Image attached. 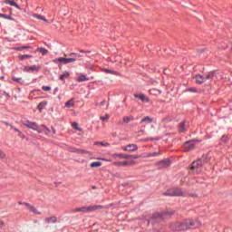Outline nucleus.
Returning <instances> with one entry per match:
<instances>
[{"label": "nucleus", "mask_w": 232, "mask_h": 232, "mask_svg": "<svg viewBox=\"0 0 232 232\" xmlns=\"http://www.w3.org/2000/svg\"><path fill=\"white\" fill-rule=\"evenodd\" d=\"M42 90H43L44 92H50V91L52 90V87H50V86H43V87H42Z\"/></svg>", "instance_id": "obj_37"}, {"label": "nucleus", "mask_w": 232, "mask_h": 232, "mask_svg": "<svg viewBox=\"0 0 232 232\" xmlns=\"http://www.w3.org/2000/svg\"><path fill=\"white\" fill-rule=\"evenodd\" d=\"M202 166H204V160L200 159L196 161H193L190 167V171H192V173H200L202 171Z\"/></svg>", "instance_id": "obj_4"}, {"label": "nucleus", "mask_w": 232, "mask_h": 232, "mask_svg": "<svg viewBox=\"0 0 232 232\" xmlns=\"http://www.w3.org/2000/svg\"><path fill=\"white\" fill-rule=\"evenodd\" d=\"M170 195H172V197H184V192H182L180 188H175Z\"/></svg>", "instance_id": "obj_18"}, {"label": "nucleus", "mask_w": 232, "mask_h": 232, "mask_svg": "<svg viewBox=\"0 0 232 232\" xmlns=\"http://www.w3.org/2000/svg\"><path fill=\"white\" fill-rule=\"evenodd\" d=\"M102 163L101 161H94L91 163V168H101Z\"/></svg>", "instance_id": "obj_30"}, {"label": "nucleus", "mask_w": 232, "mask_h": 232, "mask_svg": "<svg viewBox=\"0 0 232 232\" xmlns=\"http://www.w3.org/2000/svg\"><path fill=\"white\" fill-rule=\"evenodd\" d=\"M98 144H100L101 146H104L105 148H108V146H110V143L108 142H98Z\"/></svg>", "instance_id": "obj_40"}, {"label": "nucleus", "mask_w": 232, "mask_h": 232, "mask_svg": "<svg viewBox=\"0 0 232 232\" xmlns=\"http://www.w3.org/2000/svg\"><path fill=\"white\" fill-rule=\"evenodd\" d=\"M149 93L150 95H154L155 97H157L160 95V93H162V91L160 89L152 88V89H150Z\"/></svg>", "instance_id": "obj_17"}, {"label": "nucleus", "mask_w": 232, "mask_h": 232, "mask_svg": "<svg viewBox=\"0 0 232 232\" xmlns=\"http://www.w3.org/2000/svg\"><path fill=\"white\" fill-rule=\"evenodd\" d=\"M185 150L186 151H191L195 150V141H187L185 143Z\"/></svg>", "instance_id": "obj_15"}, {"label": "nucleus", "mask_w": 232, "mask_h": 232, "mask_svg": "<svg viewBox=\"0 0 232 232\" xmlns=\"http://www.w3.org/2000/svg\"><path fill=\"white\" fill-rule=\"evenodd\" d=\"M23 124L25 126V128H28L29 130H33L34 131L39 130V125H37V122L25 121H23Z\"/></svg>", "instance_id": "obj_6"}, {"label": "nucleus", "mask_w": 232, "mask_h": 232, "mask_svg": "<svg viewBox=\"0 0 232 232\" xmlns=\"http://www.w3.org/2000/svg\"><path fill=\"white\" fill-rule=\"evenodd\" d=\"M4 124H5V126H10V124L6 121H5Z\"/></svg>", "instance_id": "obj_49"}, {"label": "nucleus", "mask_w": 232, "mask_h": 232, "mask_svg": "<svg viewBox=\"0 0 232 232\" xmlns=\"http://www.w3.org/2000/svg\"><path fill=\"white\" fill-rule=\"evenodd\" d=\"M30 48H32L31 46H21V47H14V50H15L16 52H21L23 50H29Z\"/></svg>", "instance_id": "obj_31"}, {"label": "nucleus", "mask_w": 232, "mask_h": 232, "mask_svg": "<svg viewBox=\"0 0 232 232\" xmlns=\"http://www.w3.org/2000/svg\"><path fill=\"white\" fill-rule=\"evenodd\" d=\"M0 17H2L3 19H7L8 21H14V18H12L11 15H7V14H5L0 13Z\"/></svg>", "instance_id": "obj_33"}, {"label": "nucleus", "mask_w": 232, "mask_h": 232, "mask_svg": "<svg viewBox=\"0 0 232 232\" xmlns=\"http://www.w3.org/2000/svg\"><path fill=\"white\" fill-rule=\"evenodd\" d=\"M102 72L105 73H111V75H119V72L117 71H113L111 69H102Z\"/></svg>", "instance_id": "obj_25"}, {"label": "nucleus", "mask_w": 232, "mask_h": 232, "mask_svg": "<svg viewBox=\"0 0 232 232\" xmlns=\"http://www.w3.org/2000/svg\"><path fill=\"white\" fill-rule=\"evenodd\" d=\"M80 53H84V51H83V50H82V51H80Z\"/></svg>", "instance_id": "obj_53"}, {"label": "nucleus", "mask_w": 232, "mask_h": 232, "mask_svg": "<svg viewBox=\"0 0 232 232\" xmlns=\"http://www.w3.org/2000/svg\"><path fill=\"white\" fill-rule=\"evenodd\" d=\"M113 159H127L129 160V155H125L122 153L120 154H112Z\"/></svg>", "instance_id": "obj_22"}, {"label": "nucleus", "mask_w": 232, "mask_h": 232, "mask_svg": "<svg viewBox=\"0 0 232 232\" xmlns=\"http://www.w3.org/2000/svg\"><path fill=\"white\" fill-rule=\"evenodd\" d=\"M230 45H231V47H230V51L232 52V42L230 43Z\"/></svg>", "instance_id": "obj_51"}, {"label": "nucleus", "mask_w": 232, "mask_h": 232, "mask_svg": "<svg viewBox=\"0 0 232 232\" xmlns=\"http://www.w3.org/2000/svg\"><path fill=\"white\" fill-rule=\"evenodd\" d=\"M18 137H20L21 139H24V134H23V132H21V134L18 135Z\"/></svg>", "instance_id": "obj_47"}, {"label": "nucleus", "mask_w": 232, "mask_h": 232, "mask_svg": "<svg viewBox=\"0 0 232 232\" xmlns=\"http://www.w3.org/2000/svg\"><path fill=\"white\" fill-rule=\"evenodd\" d=\"M52 130H53V132L55 133V129L52 128Z\"/></svg>", "instance_id": "obj_52"}, {"label": "nucleus", "mask_w": 232, "mask_h": 232, "mask_svg": "<svg viewBox=\"0 0 232 232\" xmlns=\"http://www.w3.org/2000/svg\"><path fill=\"white\" fill-rule=\"evenodd\" d=\"M19 204H24V206H26L27 209H29V211H32V213H34V215H41V213L39 212V210H37V208H35V207L26 203V202H19Z\"/></svg>", "instance_id": "obj_8"}, {"label": "nucleus", "mask_w": 232, "mask_h": 232, "mask_svg": "<svg viewBox=\"0 0 232 232\" xmlns=\"http://www.w3.org/2000/svg\"><path fill=\"white\" fill-rule=\"evenodd\" d=\"M0 79L1 81H3L5 79V76H1Z\"/></svg>", "instance_id": "obj_50"}, {"label": "nucleus", "mask_w": 232, "mask_h": 232, "mask_svg": "<svg viewBox=\"0 0 232 232\" xmlns=\"http://www.w3.org/2000/svg\"><path fill=\"white\" fill-rule=\"evenodd\" d=\"M77 126H78L77 123H73V124H72V127H73V128H77Z\"/></svg>", "instance_id": "obj_48"}, {"label": "nucleus", "mask_w": 232, "mask_h": 232, "mask_svg": "<svg viewBox=\"0 0 232 232\" xmlns=\"http://www.w3.org/2000/svg\"><path fill=\"white\" fill-rule=\"evenodd\" d=\"M10 126H11V130H14L16 133H18V135H21V130H19V129L14 127L12 125H10Z\"/></svg>", "instance_id": "obj_38"}, {"label": "nucleus", "mask_w": 232, "mask_h": 232, "mask_svg": "<svg viewBox=\"0 0 232 232\" xmlns=\"http://www.w3.org/2000/svg\"><path fill=\"white\" fill-rule=\"evenodd\" d=\"M122 150H124V151H137V150H139V147L137 146V144H129L125 147H122Z\"/></svg>", "instance_id": "obj_9"}, {"label": "nucleus", "mask_w": 232, "mask_h": 232, "mask_svg": "<svg viewBox=\"0 0 232 232\" xmlns=\"http://www.w3.org/2000/svg\"><path fill=\"white\" fill-rule=\"evenodd\" d=\"M153 122V119L150 118V116H146L140 121V124L143 126V128H146V124H151Z\"/></svg>", "instance_id": "obj_11"}, {"label": "nucleus", "mask_w": 232, "mask_h": 232, "mask_svg": "<svg viewBox=\"0 0 232 232\" xmlns=\"http://www.w3.org/2000/svg\"><path fill=\"white\" fill-rule=\"evenodd\" d=\"M100 119H101V121H108L110 119V115L106 114L105 117L102 116Z\"/></svg>", "instance_id": "obj_39"}, {"label": "nucleus", "mask_w": 232, "mask_h": 232, "mask_svg": "<svg viewBox=\"0 0 232 232\" xmlns=\"http://www.w3.org/2000/svg\"><path fill=\"white\" fill-rule=\"evenodd\" d=\"M215 71L209 72L206 74H198L195 76L196 84H202L207 81H213L215 79Z\"/></svg>", "instance_id": "obj_1"}, {"label": "nucleus", "mask_w": 232, "mask_h": 232, "mask_svg": "<svg viewBox=\"0 0 232 232\" xmlns=\"http://www.w3.org/2000/svg\"><path fill=\"white\" fill-rule=\"evenodd\" d=\"M45 221L47 222V224H55V222H57V218L55 217L47 218Z\"/></svg>", "instance_id": "obj_26"}, {"label": "nucleus", "mask_w": 232, "mask_h": 232, "mask_svg": "<svg viewBox=\"0 0 232 232\" xmlns=\"http://www.w3.org/2000/svg\"><path fill=\"white\" fill-rule=\"evenodd\" d=\"M160 155V151H157V152H149L147 154H143L141 157L143 159H150V157H157Z\"/></svg>", "instance_id": "obj_19"}, {"label": "nucleus", "mask_w": 232, "mask_h": 232, "mask_svg": "<svg viewBox=\"0 0 232 232\" xmlns=\"http://www.w3.org/2000/svg\"><path fill=\"white\" fill-rule=\"evenodd\" d=\"M131 159H139V155H129V160H131Z\"/></svg>", "instance_id": "obj_41"}, {"label": "nucleus", "mask_w": 232, "mask_h": 232, "mask_svg": "<svg viewBox=\"0 0 232 232\" xmlns=\"http://www.w3.org/2000/svg\"><path fill=\"white\" fill-rule=\"evenodd\" d=\"M155 139L153 138H147L145 140H143V142H148V140H154Z\"/></svg>", "instance_id": "obj_45"}, {"label": "nucleus", "mask_w": 232, "mask_h": 232, "mask_svg": "<svg viewBox=\"0 0 232 232\" xmlns=\"http://www.w3.org/2000/svg\"><path fill=\"white\" fill-rule=\"evenodd\" d=\"M97 209H102V206H101V205H94V206L72 208L71 210V213H92L93 211H97Z\"/></svg>", "instance_id": "obj_2"}, {"label": "nucleus", "mask_w": 232, "mask_h": 232, "mask_svg": "<svg viewBox=\"0 0 232 232\" xmlns=\"http://www.w3.org/2000/svg\"><path fill=\"white\" fill-rule=\"evenodd\" d=\"M70 151L72 153H77L78 155H82V154L90 155V151L84 150L82 149L72 148V149H70Z\"/></svg>", "instance_id": "obj_10"}, {"label": "nucleus", "mask_w": 232, "mask_h": 232, "mask_svg": "<svg viewBox=\"0 0 232 232\" xmlns=\"http://www.w3.org/2000/svg\"><path fill=\"white\" fill-rule=\"evenodd\" d=\"M100 160H103L105 162H111V160H107V159H100Z\"/></svg>", "instance_id": "obj_46"}, {"label": "nucleus", "mask_w": 232, "mask_h": 232, "mask_svg": "<svg viewBox=\"0 0 232 232\" xmlns=\"http://www.w3.org/2000/svg\"><path fill=\"white\" fill-rule=\"evenodd\" d=\"M36 52H39L40 53H42V55H46V53H48V50L43 48V47H39L36 49Z\"/></svg>", "instance_id": "obj_32"}, {"label": "nucleus", "mask_w": 232, "mask_h": 232, "mask_svg": "<svg viewBox=\"0 0 232 232\" xmlns=\"http://www.w3.org/2000/svg\"><path fill=\"white\" fill-rule=\"evenodd\" d=\"M68 77H70V72L65 71L63 74L60 75L59 79L60 81H64L65 79H68Z\"/></svg>", "instance_id": "obj_24"}, {"label": "nucleus", "mask_w": 232, "mask_h": 232, "mask_svg": "<svg viewBox=\"0 0 232 232\" xmlns=\"http://www.w3.org/2000/svg\"><path fill=\"white\" fill-rule=\"evenodd\" d=\"M72 55H76V57H81V54L77 53H70V56Z\"/></svg>", "instance_id": "obj_44"}, {"label": "nucleus", "mask_w": 232, "mask_h": 232, "mask_svg": "<svg viewBox=\"0 0 232 232\" xmlns=\"http://www.w3.org/2000/svg\"><path fill=\"white\" fill-rule=\"evenodd\" d=\"M32 57H34V56H32L30 54H22V55L18 56V59L20 61H24V59H32Z\"/></svg>", "instance_id": "obj_27"}, {"label": "nucleus", "mask_w": 232, "mask_h": 232, "mask_svg": "<svg viewBox=\"0 0 232 232\" xmlns=\"http://www.w3.org/2000/svg\"><path fill=\"white\" fill-rule=\"evenodd\" d=\"M78 82H84L86 81H90V78L84 76V75H81L77 78Z\"/></svg>", "instance_id": "obj_28"}, {"label": "nucleus", "mask_w": 232, "mask_h": 232, "mask_svg": "<svg viewBox=\"0 0 232 232\" xmlns=\"http://www.w3.org/2000/svg\"><path fill=\"white\" fill-rule=\"evenodd\" d=\"M188 91H189L191 93H197V88H195V87L189 88Z\"/></svg>", "instance_id": "obj_42"}, {"label": "nucleus", "mask_w": 232, "mask_h": 232, "mask_svg": "<svg viewBox=\"0 0 232 232\" xmlns=\"http://www.w3.org/2000/svg\"><path fill=\"white\" fill-rule=\"evenodd\" d=\"M195 226V222L191 219L185 220L181 223L176 224V230L177 231H185L186 229H191Z\"/></svg>", "instance_id": "obj_3"}, {"label": "nucleus", "mask_w": 232, "mask_h": 232, "mask_svg": "<svg viewBox=\"0 0 232 232\" xmlns=\"http://www.w3.org/2000/svg\"><path fill=\"white\" fill-rule=\"evenodd\" d=\"M13 81L14 82H19V84H23V82H24L23 81V78H15V77H13Z\"/></svg>", "instance_id": "obj_36"}, {"label": "nucleus", "mask_w": 232, "mask_h": 232, "mask_svg": "<svg viewBox=\"0 0 232 232\" xmlns=\"http://www.w3.org/2000/svg\"><path fill=\"white\" fill-rule=\"evenodd\" d=\"M179 131L181 133H184V131H186V122L185 121H181L179 123Z\"/></svg>", "instance_id": "obj_29"}, {"label": "nucleus", "mask_w": 232, "mask_h": 232, "mask_svg": "<svg viewBox=\"0 0 232 232\" xmlns=\"http://www.w3.org/2000/svg\"><path fill=\"white\" fill-rule=\"evenodd\" d=\"M131 121H133V117H131V116H124L123 117V122H125L126 124H128V122H131Z\"/></svg>", "instance_id": "obj_34"}, {"label": "nucleus", "mask_w": 232, "mask_h": 232, "mask_svg": "<svg viewBox=\"0 0 232 232\" xmlns=\"http://www.w3.org/2000/svg\"><path fill=\"white\" fill-rule=\"evenodd\" d=\"M135 99H140L142 102H150V98L145 94H134Z\"/></svg>", "instance_id": "obj_14"}, {"label": "nucleus", "mask_w": 232, "mask_h": 232, "mask_svg": "<svg viewBox=\"0 0 232 232\" xmlns=\"http://www.w3.org/2000/svg\"><path fill=\"white\" fill-rule=\"evenodd\" d=\"M38 133H44V135H49L50 133V129H48V127H46V125H40L38 126Z\"/></svg>", "instance_id": "obj_12"}, {"label": "nucleus", "mask_w": 232, "mask_h": 232, "mask_svg": "<svg viewBox=\"0 0 232 232\" xmlns=\"http://www.w3.org/2000/svg\"><path fill=\"white\" fill-rule=\"evenodd\" d=\"M5 152H3V150H0V159H5Z\"/></svg>", "instance_id": "obj_43"}, {"label": "nucleus", "mask_w": 232, "mask_h": 232, "mask_svg": "<svg viewBox=\"0 0 232 232\" xmlns=\"http://www.w3.org/2000/svg\"><path fill=\"white\" fill-rule=\"evenodd\" d=\"M4 3L5 5H10V6H14V8H17V10H21V6L15 3V0H5Z\"/></svg>", "instance_id": "obj_16"}, {"label": "nucleus", "mask_w": 232, "mask_h": 232, "mask_svg": "<svg viewBox=\"0 0 232 232\" xmlns=\"http://www.w3.org/2000/svg\"><path fill=\"white\" fill-rule=\"evenodd\" d=\"M63 56H64V57H67V55H66V54H63Z\"/></svg>", "instance_id": "obj_55"}, {"label": "nucleus", "mask_w": 232, "mask_h": 232, "mask_svg": "<svg viewBox=\"0 0 232 232\" xmlns=\"http://www.w3.org/2000/svg\"><path fill=\"white\" fill-rule=\"evenodd\" d=\"M160 164H163V168H168L169 166V160H165L160 161Z\"/></svg>", "instance_id": "obj_35"}, {"label": "nucleus", "mask_w": 232, "mask_h": 232, "mask_svg": "<svg viewBox=\"0 0 232 232\" xmlns=\"http://www.w3.org/2000/svg\"><path fill=\"white\" fill-rule=\"evenodd\" d=\"M202 52H204V49H201V50H200V53H202Z\"/></svg>", "instance_id": "obj_54"}, {"label": "nucleus", "mask_w": 232, "mask_h": 232, "mask_svg": "<svg viewBox=\"0 0 232 232\" xmlns=\"http://www.w3.org/2000/svg\"><path fill=\"white\" fill-rule=\"evenodd\" d=\"M74 106H75V101H73V99L69 100L65 103L66 108H73Z\"/></svg>", "instance_id": "obj_23"}, {"label": "nucleus", "mask_w": 232, "mask_h": 232, "mask_svg": "<svg viewBox=\"0 0 232 232\" xmlns=\"http://www.w3.org/2000/svg\"><path fill=\"white\" fill-rule=\"evenodd\" d=\"M136 161L135 160H130V161H116L113 163V166H135Z\"/></svg>", "instance_id": "obj_7"}, {"label": "nucleus", "mask_w": 232, "mask_h": 232, "mask_svg": "<svg viewBox=\"0 0 232 232\" xmlns=\"http://www.w3.org/2000/svg\"><path fill=\"white\" fill-rule=\"evenodd\" d=\"M47 105H48V102L44 101L38 104L37 108H38L39 111H43V110H44V108H46Z\"/></svg>", "instance_id": "obj_21"}, {"label": "nucleus", "mask_w": 232, "mask_h": 232, "mask_svg": "<svg viewBox=\"0 0 232 232\" xmlns=\"http://www.w3.org/2000/svg\"><path fill=\"white\" fill-rule=\"evenodd\" d=\"M77 59L75 58H64V57H60L53 60V63H62L63 64H70V63H75Z\"/></svg>", "instance_id": "obj_5"}, {"label": "nucleus", "mask_w": 232, "mask_h": 232, "mask_svg": "<svg viewBox=\"0 0 232 232\" xmlns=\"http://www.w3.org/2000/svg\"><path fill=\"white\" fill-rule=\"evenodd\" d=\"M33 17L34 19H39L40 21H44V23H48V19L45 16H43L39 14H33Z\"/></svg>", "instance_id": "obj_20"}, {"label": "nucleus", "mask_w": 232, "mask_h": 232, "mask_svg": "<svg viewBox=\"0 0 232 232\" xmlns=\"http://www.w3.org/2000/svg\"><path fill=\"white\" fill-rule=\"evenodd\" d=\"M41 70V67L37 66V65H32V66H25L24 68V72H39Z\"/></svg>", "instance_id": "obj_13"}]
</instances>
